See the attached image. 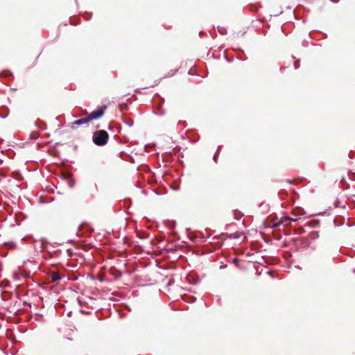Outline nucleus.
I'll list each match as a JSON object with an SVG mask.
<instances>
[{
  "label": "nucleus",
  "mask_w": 355,
  "mask_h": 355,
  "mask_svg": "<svg viewBox=\"0 0 355 355\" xmlns=\"http://www.w3.org/2000/svg\"><path fill=\"white\" fill-rule=\"evenodd\" d=\"M109 139L108 133L103 130H97L94 132L92 140L97 146H104Z\"/></svg>",
  "instance_id": "obj_1"
},
{
  "label": "nucleus",
  "mask_w": 355,
  "mask_h": 355,
  "mask_svg": "<svg viewBox=\"0 0 355 355\" xmlns=\"http://www.w3.org/2000/svg\"><path fill=\"white\" fill-rule=\"evenodd\" d=\"M106 109V105H102L101 107L98 108V110L94 111L89 114L87 112V110H83V115L87 116L88 119L89 120V121H91L92 120L97 119L101 117L103 115Z\"/></svg>",
  "instance_id": "obj_2"
},
{
  "label": "nucleus",
  "mask_w": 355,
  "mask_h": 355,
  "mask_svg": "<svg viewBox=\"0 0 355 355\" xmlns=\"http://www.w3.org/2000/svg\"><path fill=\"white\" fill-rule=\"evenodd\" d=\"M89 122V120L88 119V116H85L83 118H81L80 119L76 120L73 122H72L71 124V128L74 129L79 125H85V124L88 125Z\"/></svg>",
  "instance_id": "obj_3"
},
{
  "label": "nucleus",
  "mask_w": 355,
  "mask_h": 355,
  "mask_svg": "<svg viewBox=\"0 0 355 355\" xmlns=\"http://www.w3.org/2000/svg\"><path fill=\"white\" fill-rule=\"evenodd\" d=\"M291 221V218L288 216H284L282 217L281 219L277 222L272 225V227H277L280 225H283L284 226L289 225Z\"/></svg>",
  "instance_id": "obj_4"
},
{
  "label": "nucleus",
  "mask_w": 355,
  "mask_h": 355,
  "mask_svg": "<svg viewBox=\"0 0 355 355\" xmlns=\"http://www.w3.org/2000/svg\"><path fill=\"white\" fill-rule=\"evenodd\" d=\"M51 282H56L61 279L60 275L57 271H52L49 274Z\"/></svg>",
  "instance_id": "obj_5"
},
{
  "label": "nucleus",
  "mask_w": 355,
  "mask_h": 355,
  "mask_svg": "<svg viewBox=\"0 0 355 355\" xmlns=\"http://www.w3.org/2000/svg\"><path fill=\"white\" fill-rule=\"evenodd\" d=\"M157 85V81H155L153 84H152V85H150V87H154L155 85Z\"/></svg>",
  "instance_id": "obj_6"
},
{
  "label": "nucleus",
  "mask_w": 355,
  "mask_h": 355,
  "mask_svg": "<svg viewBox=\"0 0 355 355\" xmlns=\"http://www.w3.org/2000/svg\"><path fill=\"white\" fill-rule=\"evenodd\" d=\"M297 218H291V221H297Z\"/></svg>",
  "instance_id": "obj_7"
}]
</instances>
